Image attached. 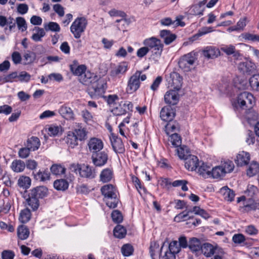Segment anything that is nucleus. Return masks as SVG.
Here are the masks:
<instances>
[{
	"label": "nucleus",
	"mask_w": 259,
	"mask_h": 259,
	"mask_svg": "<svg viewBox=\"0 0 259 259\" xmlns=\"http://www.w3.org/2000/svg\"><path fill=\"white\" fill-rule=\"evenodd\" d=\"M70 69L73 75L78 76L79 81L85 85L91 83L88 92L92 99H98L104 94L106 89L105 80L97 76L91 74L87 71L85 65H79L77 60H74L70 65Z\"/></svg>",
	"instance_id": "1"
},
{
	"label": "nucleus",
	"mask_w": 259,
	"mask_h": 259,
	"mask_svg": "<svg viewBox=\"0 0 259 259\" xmlns=\"http://www.w3.org/2000/svg\"><path fill=\"white\" fill-rule=\"evenodd\" d=\"M101 191L106 205L111 208L116 207L119 199L117 197L116 188L111 184H107L102 187Z\"/></svg>",
	"instance_id": "2"
},
{
	"label": "nucleus",
	"mask_w": 259,
	"mask_h": 259,
	"mask_svg": "<svg viewBox=\"0 0 259 259\" xmlns=\"http://www.w3.org/2000/svg\"><path fill=\"white\" fill-rule=\"evenodd\" d=\"M143 44L148 46L149 51L151 53V58L157 61L160 57L163 48L161 41L156 37H152L145 39Z\"/></svg>",
	"instance_id": "3"
},
{
	"label": "nucleus",
	"mask_w": 259,
	"mask_h": 259,
	"mask_svg": "<svg viewBox=\"0 0 259 259\" xmlns=\"http://www.w3.org/2000/svg\"><path fill=\"white\" fill-rule=\"evenodd\" d=\"M146 78L145 74H142L140 71H137L130 77L127 81L126 92L128 94H133L136 92L140 87V81H144Z\"/></svg>",
	"instance_id": "4"
},
{
	"label": "nucleus",
	"mask_w": 259,
	"mask_h": 259,
	"mask_svg": "<svg viewBox=\"0 0 259 259\" xmlns=\"http://www.w3.org/2000/svg\"><path fill=\"white\" fill-rule=\"evenodd\" d=\"M197 59V53L191 52L182 56L179 61L180 68L184 71H189Z\"/></svg>",
	"instance_id": "5"
},
{
	"label": "nucleus",
	"mask_w": 259,
	"mask_h": 259,
	"mask_svg": "<svg viewBox=\"0 0 259 259\" xmlns=\"http://www.w3.org/2000/svg\"><path fill=\"white\" fill-rule=\"evenodd\" d=\"M87 20L83 17H77L70 26V31L76 38L80 37L87 27Z\"/></svg>",
	"instance_id": "6"
},
{
	"label": "nucleus",
	"mask_w": 259,
	"mask_h": 259,
	"mask_svg": "<svg viewBox=\"0 0 259 259\" xmlns=\"http://www.w3.org/2000/svg\"><path fill=\"white\" fill-rule=\"evenodd\" d=\"M254 103L253 95L247 92L240 93L237 98L238 106L242 109H250Z\"/></svg>",
	"instance_id": "7"
},
{
	"label": "nucleus",
	"mask_w": 259,
	"mask_h": 259,
	"mask_svg": "<svg viewBox=\"0 0 259 259\" xmlns=\"http://www.w3.org/2000/svg\"><path fill=\"white\" fill-rule=\"evenodd\" d=\"M91 159L94 165L97 167L104 166L108 161V154L106 151H100L92 154Z\"/></svg>",
	"instance_id": "8"
},
{
	"label": "nucleus",
	"mask_w": 259,
	"mask_h": 259,
	"mask_svg": "<svg viewBox=\"0 0 259 259\" xmlns=\"http://www.w3.org/2000/svg\"><path fill=\"white\" fill-rule=\"evenodd\" d=\"M168 87L172 89L180 90L182 85V77L177 72H172L166 77Z\"/></svg>",
	"instance_id": "9"
},
{
	"label": "nucleus",
	"mask_w": 259,
	"mask_h": 259,
	"mask_svg": "<svg viewBox=\"0 0 259 259\" xmlns=\"http://www.w3.org/2000/svg\"><path fill=\"white\" fill-rule=\"evenodd\" d=\"M79 171L80 177L89 179H93L96 176V170L94 167L89 165H78L77 169Z\"/></svg>",
	"instance_id": "10"
},
{
	"label": "nucleus",
	"mask_w": 259,
	"mask_h": 259,
	"mask_svg": "<svg viewBox=\"0 0 259 259\" xmlns=\"http://www.w3.org/2000/svg\"><path fill=\"white\" fill-rule=\"evenodd\" d=\"M88 151L92 154L101 151L104 147L102 140L98 138H91L87 142Z\"/></svg>",
	"instance_id": "11"
},
{
	"label": "nucleus",
	"mask_w": 259,
	"mask_h": 259,
	"mask_svg": "<svg viewBox=\"0 0 259 259\" xmlns=\"http://www.w3.org/2000/svg\"><path fill=\"white\" fill-rule=\"evenodd\" d=\"M111 145L116 154H123L125 152V147L122 141L115 135L111 134L110 137Z\"/></svg>",
	"instance_id": "12"
},
{
	"label": "nucleus",
	"mask_w": 259,
	"mask_h": 259,
	"mask_svg": "<svg viewBox=\"0 0 259 259\" xmlns=\"http://www.w3.org/2000/svg\"><path fill=\"white\" fill-rule=\"evenodd\" d=\"M128 68V64L126 62H122L117 65H114L111 67L110 74L112 77H120L124 74Z\"/></svg>",
	"instance_id": "13"
},
{
	"label": "nucleus",
	"mask_w": 259,
	"mask_h": 259,
	"mask_svg": "<svg viewBox=\"0 0 259 259\" xmlns=\"http://www.w3.org/2000/svg\"><path fill=\"white\" fill-rule=\"evenodd\" d=\"M243 201V206H240L243 211H249L255 209L258 206V203L255 201L253 198H248L247 199L245 196L238 198L237 202H240Z\"/></svg>",
	"instance_id": "14"
},
{
	"label": "nucleus",
	"mask_w": 259,
	"mask_h": 259,
	"mask_svg": "<svg viewBox=\"0 0 259 259\" xmlns=\"http://www.w3.org/2000/svg\"><path fill=\"white\" fill-rule=\"evenodd\" d=\"M179 90L171 89L167 91L164 95L165 103L167 104L175 105L179 100Z\"/></svg>",
	"instance_id": "15"
},
{
	"label": "nucleus",
	"mask_w": 259,
	"mask_h": 259,
	"mask_svg": "<svg viewBox=\"0 0 259 259\" xmlns=\"http://www.w3.org/2000/svg\"><path fill=\"white\" fill-rule=\"evenodd\" d=\"M238 70L244 74H250L255 70V65L249 60L241 62L238 64Z\"/></svg>",
	"instance_id": "16"
},
{
	"label": "nucleus",
	"mask_w": 259,
	"mask_h": 259,
	"mask_svg": "<svg viewBox=\"0 0 259 259\" xmlns=\"http://www.w3.org/2000/svg\"><path fill=\"white\" fill-rule=\"evenodd\" d=\"M175 116L174 109L170 106L163 107L160 113L161 119L165 121H171Z\"/></svg>",
	"instance_id": "17"
},
{
	"label": "nucleus",
	"mask_w": 259,
	"mask_h": 259,
	"mask_svg": "<svg viewBox=\"0 0 259 259\" xmlns=\"http://www.w3.org/2000/svg\"><path fill=\"white\" fill-rule=\"evenodd\" d=\"M221 249L216 246H213L208 243H205L201 245L200 251L205 256L209 257L217 253Z\"/></svg>",
	"instance_id": "18"
},
{
	"label": "nucleus",
	"mask_w": 259,
	"mask_h": 259,
	"mask_svg": "<svg viewBox=\"0 0 259 259\" xmlns=\"http://www.w3.org/2000/svg\"><path fill=\"white\" fill-rule=\"evenodd\" d=\"M185 166L188 170H195L199 166V162L197 156L190 155L185 159Z\"/></svg>",
	"instance_id": "19"
},
{
	"label": "nucleus",
	"mask_w": 259,
	"mask_h": 259,
	"mask_svg": "<svg viewBox=\"0 0 259 259\" xmlns=\"http://www.w3.org/2000/svg\"><path fill=\"white\" fill-rule=\"evenodd\" d=\"M250 160L249 153L242 151H240L237 155L235 162L238 166H244L247 165Z\"/></svg>",
	"instance_id": "20"
},
{
	"label": "nucleus",
	"mask_w": 259,
	"mask_h": 259,
	"mask_svg": "<svg viewBox=\"0 0 259 259\" xmlns=\"http://www.w3.org/2000/svg\"><path fill=\"white\" fill-rule=\"evenodd\" d=\"M64 140L68 147L72 149L78 145V140L72 131L67 132Z\"/></svg>",
	"instance_id": "21"
},
{
	"label": "nucleus",
	"mask_w": 259,
	"mask_h": 259,
	"mask_svg": "<svg viewBox=\"0 0 259 259\" xmlns=\"http://www.w3.org/2000/svg\"><path fill=\"white\" fill-rule=\"evenodd\" d=\"M219 50L212 46L205 47L202 51V54L207 59H214L220 55Z\"/></svg>",
	"instance_id": "22"
},
{
	"label": "nucleus",
	"mask_w": 259,
	"mask_h": 259,
	"mask_svg": "<svg viewBox=\"0 0 259 259\" xmlns=\"http://www.w3.org/2000/svg\"><path fill=\"white\" fill-rule=\"evenodd\" d=\"M114 174L113 168L107 167L103 169L100 174V180L103 183H107L113 178Z\"/></svg>",
	"instance_id": "23"
},
{
	"label": "nucleus",
	"mask_w": 259,
	"mask_h": 259,
	"mask_svg": "<svg viewBox=\"0 0 259 259\" xmlns=\"http://www.w3.org/2000/svg\"><path fill=\"white\" fill-rule=\"evenodd\" d=\"M48 190L45 186L36 187L31 190L32 196L37 198H43L48 195Z\"/></svg>",
	"instance_id": "24"
},
{
	"label": "nucleus",
	"mask_w": 259,
	"mask_h": 259,
	"mask_svg": "<svg viewBox=\"0 0 259 259\" xmlns=\"http://www.w3.org/2000/svg\"><path fill=\"white\" fill-rule=\"evenodd\" d=\"M34 179L39 182H45L50 179V173L48 169L39 170L37 172H33Z\"/></svg>",
	"instance_id": "25"
},
{
	"label": "nucleus",
	"mask_w": 259,
	"mask_h": 259,
	"mask_svg": "<svg viewBox=\"0 0 259 259\" xmlns=\"http://www.w3.org/2000/svg\"><path fill=\"white\" fill-rule=\"evenodd\" d=\"M59 112L63 117L67 120L74 118V114L72 109L65 105H63L59 108Z\"/></svg>",
	"instance_id": "26"
},
{
	"label": "nucleus",
	"mask_w": 259,
	"mask_h": 259,
	"mask_svg": "<svg viewBox=\"0 0 259 259\" xmlns=\"http://www.w3.org/2000/svg\"><path fill=\"white\" fill-rule=\"evenodd\" d=\"M220 193L223 196L225 200L229 202L232 201L235 197V193L233 191L227 186L222 187L220 190Z\"/></svg>",
	"instance_id": "27"
},
{
	"label": "nucleus",
	"mask_w": 259,
	"mask_h": 259,
	"mask_svg": "<svg viewBox=\"0 0 259 259\" xmlns=\"http://www.w3.org/2000/svg\"><path fill=\"white\" fill-rule=\"evenodd\" d=\"M189 249L193 252L198 254L201 250V242L200 240L196 238H192L190 239L188 246Z\"/></svg>",
	"instance_id": "28"
},
{
	"label": "nucleus",
	"mask_w": 259,
	"mask_h": 259,
	"mask_svg": "<svg viewBox=\"0 0 259 259\" xmlns=\"http://www.w3.org/2000/svg\"><path fill=\"white\" fill-rule=\"evenodd\" d=\"M160 36L164 39L166 45H169L176 38V35L172 34L169 30H162L160 32Z\"/></svg>",
	"instance_id": "29"
},
{
	"label": "nucleus",
	"mask_w": 259,
	"mask_h": 259,
	"mask_svg": "<svg viewBox=\"0 0 259 259\" xmlns=\"http://www.w3.org/2000/svg\"><path fill=\"white\" fill-rule=\"evenodd\" d=\"M163 246L159 248V244L155 241H151L149 247V253L152 259H155V256L159 254Z\"/></svg>",
	"instance_id": "30"
},
{
	"label": "nucleus",
	"mask_w": 259,
	"mask_h": 259,
	"mask_svg": "<svg viewBox=\"0 0 259 259\" xmlns=\"http://www.w3.org/2000/svg\"><path fill=\"white\" fill-rule=\"evenodd\" d=\"M78 141H84L87 138L88 132L84 127L78 126L72 131Z\"/></svg>",
	"instance_id": "31"
},
{
	"label": "nucleus",
	"mask_w": 259,
	"mask_h": 259,
	"mask_svg": "<svg viewBox=\"0 0 259 259\" xmlns=\"http://www.w3.org/2000/svg\"><path fill=\"white\" fill-rule=\"evenodd\" d=\"M12 169L16 172H21L25 168V163L21 160H14L11 165Z\"/></svg>",
	"instance_id": "32"
},
{
	"label": "nucleus",
	"mask_w": 259,
	"mask_h": 259,
	"mask_svg": "<svg viewBox=\"0 0 259 259\" xmlns=\"http://www.w3.org/2000/svg\"><path fill=\"white\" fill-rule=\"evenodd\" d=\"M199 164L197 172L202 177L209 176L211 174V167L209 165L204 162H200Z\"/></svg>",
	"instance_id": "33"
},
{
	"label": "nucleus",
	"mask_w": 259,
	"mask_h": 259,
	"mask_svg": "<svg viewBox=\"0 0 259 259\" xmlns=\"http://www.w3.org/2000/svg\"><path fill=\"white\" fill-rule=\"evenodd\" d=\"M40 146L39 139L36 137H32L28 139L27 147L31 151H35Z\"/></svg>",
	"instance_id": "34"
},
{
	"label": "nucleus",
	"mask_w": 259,
	"mask_h": 259,
	"mask_svg": "<svg viewBox=\"0 0 259 259\" xmlns=\"http://www.w3.org/2000/svg\"><path fill=\"white\" fill-rule=\"evenodd\" d=\"M68 182L64 179L57 180L54 182V188L59 191H65L68 189Z\"/></svg>",
	"instance_id": "35"
},
{
	"label": "nucleus",
	"mask_w": 259,
	"mask_h": 259,
	"mask_svg": "<svg viewBox=\"0 0 259 259\" xmlns=\"http://www.w3.org/2000/svg\"><path fill=\"white\" fill-rule=\"evenodd\" d=\"M26 202L27 205L34 211L36 210L39 205L38 199L35 196H32L30 193L29 195V197L26 199Z\"/></svg>",
	"instance_id": "36"
},
{
	"label": "nucleus",
	"mask_w": 259,
	"mask_h": 259,
	"mask_svg": "<svg viewBox=\"0 0 259 259\" xmlns=\"http://www.w3.org/2000/svg\"><path fill=\"white\" fill-rule=\"evenodd\" d=\"M29 235V230L26 226L22 225L18 228L17 235L19 239L25 240L28 237Z\"/></svg>",
	"instance_id": "37"
},
{
	"label": "nucleus",
	"mask_w": 259,
	"mask_h": 259,
	"mask_svg": "<svg viewBox=\"0 0 259 259\" xmlns=\"http://www.w3.org/2000/svg\"><path fill=\"white\" fill-rule=\"evenodd\" d=\"M259 171V164L255 161H252L247 169V175L249 177H253Z\"/></svg>",
	"instance_id": "38"
},
{
	"label": "nucleus",
	"mask_w": 259,
	"mask_h": 259,
	"mask_svg": "<svg viewBox=\"0 0 259 259\" xmlns=\"http://www.w3.org/2000/svg\"><path fill=\"white\" fill-rule=\"evenodd\" d=\"M31 179L27 176H21L18 181V184L19 187L24 189H27L31 185Z\"/></svg>",
	"instance_id": "39"
},
{
	"label": "nucleus",
	"mask_w": 259,
	"mask_h": 259,
	"mask_svg": "<svg viewBox=\"0 0 259 259\" xmlns=\"http://www.w3.org/2000/svg\"><path fill=\"white\" fill-rule=\"evenodd\" d=\"M113 234L116 238H123L126 234V230L122 226L118 225L115 227Z\"/></svg>",
	"instance_id": "40"
},
{
	"label": "nucleus",
	"mask_w": 259,
	"mask_h": 259,
	"mask_svg": "<svg viewBox=\"0 0 259 259\" xmlns=\"http://www.w3.org/2000/svg\"><path fill=\"white\" fill-rule=\"evenodd\" d=\"M226 174L221 165L215 166L212 169L211 168L210 175H211L213 178H221L224 176Z\"/></svg>",
	"instance_id": "41"
},
{
	"label": "nucleus",
	"mask_w": 259,
	"mask_h": 259,
	"mask_svg": "<svg viewBox=\"0 0 259 259\" xmlns=\"http://www.w3.org/2000/svg\"><path fill=\"white\" fill-rule=\"evenodd\" d=\"M30 218V211L28 208H27L21 211L19 216V220L22 223H26L29 221Z\"/></svg>",
	"instance_id": "42"
},
{
	"label": "nucleus",
	"mask_w": 259,
	"mask_h": 259,
	"mask_svg": "<svg viewBox=\"0 0 259 259\" xmlns=\"http://www.w3.org/2000/svg\"><path fill=\"white\" fill-rule=\"evenodd\" d=\"M180 126L176 121H169L165 126V131L167 135L170 132H175L179 130Z\"/></svg>",
	"instance_id": "43"
},
{
	"label": "nucleus",
	"mask_w": 259,
	"mask_h": 259,
	"mask_svg": "<svg viewBox=\"0 0 259 259\" xmlns=\"http://www.w3.org/2000/svg\"><path fill=\"white\" fill-rule=\"evenodd\" d=\"M112 113L115 116H121L126 113V109L124 107L122 102L112 109Z\"/></svg>",
	"instance_id": "44"
},
{
	"label": "nucleus",
	"mask_w": 259,
	"mask_h": 259,
	"mask_svg": "<svg viewBox=\"0 0 259 259\" xmlns=\"http://www.w3.org/2000/svg\"><path fill=\"white\" fill-rule=\"evenodd\" d=\"M44 26L47 31H52L54 32H59L60 31V26L56 22H50L48 23H45Z\"/></svg>",
	"instance_id": "45"
},
{
	"label": "nucleus",
	"mask_w": 259,
	"mask_h": 259,
	"mask_svg": "<svg viewBox=\"0 0 259 259\" xmlns=\"http://www.w3.org/2000/svg\"><path fill=\"white\" fill-rule=\"evenodd\" d=\"M63 132L60 125H51L48 128V134L50 136H56L61 134Z\"/></svg>",
	"instance_id": "46"
},
{
	"label": "nucleus",
	"mask_w": 259,
	"mask_h": 259,
	"mask_svg": "<svg viewBox=\"0 0 259 259\" xmlns=\"http://www.w3.org/2000/svg\"><path fill=\"white\" fill-rule=\"evenodd\" d=\"M177 153L179 157L181 159H185L188 154L189 151L186 146H180L176 149Z\"/></svg>",
	"instance_id": "47"
},
{
	"label": "nucleus",
	"mask_w": 259,
	"mask_h": 259,
	"mask_svg": "<svg viewBox=\"0 0 259 259\" xmlns=\"http://www.w3.org/2000/svg\"><path fill=\"white\" fill-rule=\"evenodd\" d=\"M247 24V18L243 17L241 18L239 21L237 23V24L232 26L231 29L232 31H239L242 30L245 27Z\"/></svg>",
	"instance_id": "48"
},
{
	"label": "nucleus",
	"mask_w": 259,
	"mask_h": 259,
	"mask_svg": "<svg viewBox=\"0 0 259 259\" xmlns=\"http://www.w3.org/2000/svg\"><path fill=\"white\" fill-rule=\"evenodd\" d=\"M242 37L246 40L252 42H259V35L248 32L241 34Z\"/></svg>",
	"instance_id": "49"
},
{
	"label": "nucleus",
	"mask_w": 259,
	"mask_h": 259,
	"mask_svg": "<svg viewBox=\"0 0 259 259\" xmlns=\"http://www.w3.org/2000/svg\"><path fill=\"white\" fill-rule=\"evenodd\" d=\"M225 174L231 172L234 168V165L232 161L227 160L221 163L220 165Z\"/></svg>",
	"instance_id": "50"
},
{
	"label": "nucleus",
	"mask_w": 259,
	"mask_h": 259,
	"mask_svg": "<svg viewBox=\"0 0 259 259\" xmlns=\"http://www.w3.org/2000/svg\"><path fill=\"white\" fill-rule=\"evenodd\" d=\"M181 249V246H180L178 242L177 241H172L169 244L168 250L167 251L176 254L180 251Z\"/></svg>",
	"instance_id": "51"
},
{
	"label": "nucleus",
	"mask_w": 259,
	"mask_h": 259,
	"mask_svg": "<svg viewBox=\"0 0 259 259\" xmlns=\"http://www.w3.org/2000/svg\"><path fill=\"white\" fill-rule=\"evenodd\" d=\"M170 138V141L174 147H178L181 145L182 139L178 134L174 133L171 134Z\"/></svg>",
	"instance_id": "52"
},
{
	"label": "nucleus",
	"mask_w": 259,
	"mask_h": 259,
	"mask_svg": "<svg viewBox=\"0 0 259 259\" xmlns=\"http://www.w3.org/2000/svg\"><path fill=\"white\" fill-rule=\"evenodd\" d=\"M132 180L137 190L140 194H142V192H143L144 193H146V189L142 185L140 180L137 177H133Z\"/></svg>",
	"instance_id": "53"
},
{
	"label": "nucleus",
	"mask_w": 259,
	"mask_h": 259,
	"mask_svg": "<svg viewBox=\"0 0 259 259\" xmlns=\"http://www.w3.org/2000/svg\"><path fill=\"white\" fill-rule=\"evenodd\" d=\"M51 171L53 174L55 175H61L65 174L66 169L60 165L54 164L51 168Z\"/></svg>",
	"instance_id": "54"
},
{
	"label": "nucleus",
	"mask_w": 259,
	"mask_h": 259,
	"mask_svg": "<svg viewBox=\"0 0 259 259\" xmlns=\"http://www.w3.org/2000/svg\"><path fill=\"white\" fill-rule=\"evenodd\" d=\"M249 83L253 90L259 91V74L253 75L250 77Z\"/></svg>",
	"instance_id": "55"
},
{
	"label": "nucleus",
	"mask_w": 259,
	"mask_h": 259,
	"mask_svg": "<svg viewBox=\"0 0 259 259\" xmlns=\"http://www.w3.org/2000/svg\"><path fill=\"white\" fill-rule=\"evenodd\" d=\"M121 251L124 256H128L133 254L134 248L132 245L125 244L122 246Z\"/></svg>",
	"instance_id": "56"
},
{
	"label": "nucleus",
	"mask_w": 259,
	"mask_h": 259,
	"mask_svg": "<svg viewBox=\"0 0 259 259\" xmlns=\"http://www.w3.org/2000/svg\"><path fill=\"white\" fill-rule=\"evenodd\" d=\"M111 218L114 222L120 223L123 220V217L121 212L118 210H114L111 213Z\"/></svg>",
	"instance_id": "57"
},
{
	"label": "nucleus",
	"mask_w": 259,
	"mask_h": 259,
	"mask_svg": "<svg viewBox=\"0 0 259 259\" xmlns=\"http://www.w3.org/2000/svg\"><path fill=\"white\" fill-rule=\"evenodd\" d=\"M24 60L25 61V64L31 63L34 61L35 58V55L34 53L27 51L23 56Z\"/></svg>",
	"instance_id": "58"
},
{
	"label": "nucleus",
	"mask_w": 259,
	"mask_h": 259,
	"mask_svg": "<svg viewBox=\"0 0 259 259\" xmlns=\"http://www.w3.org/2000/svg\"><path fill=\"white\" fill-rule=\"evenodd\" d=\"M258 192V190L256 187L252 185H248L247 189L245 191V193L247 196L251 198H252Z\"/></svg>",
	"instance_id": "59"
},
{
	"label": "nucleus",
	"mask_w": 259,
	"mask_h": 259,
	"mask_svg": "<svg viewBox=\"0 0 259 259\" xmlns=\"http://www.w3.org/2000/svg\"><path fill=\"white\" fill-rule=\"evenodd\" d=\"M16 22L19 29L21 30L22 31H24L26 30L27 25L24 18L21 17H17Z\"/></svg>",
	"instance_id": "60"
},
{
	"label": "nucleus",
	"mask_w": 259,
	"mask_h": 259,
	"mask_svg": "<svg viewBox=\"0 0 259 259\" xmlns=\"http://www.w3.org/2000/svg\"><path fill=\"white\" fill-rule=\"evenodd\" d=\"M45 32L42 28H38L37 32L32 35L31 38L35 41L41 40V37L45 35Z\"/></svg>",
	"instance_id": "61"
},
{
	"label": "nucleus",
	"mask_w": 259,
	"mask_h": 259,
	"mask_svg": "<svg viewBox=\"0 0 259 259\" xmlns=\"http://www.w3.org/2000/svg\"><path fill=\"white\" fill-rule=\"evenodd\" d=\"M187 181L186 180H176L172 182V185L174 187L182 186V189L184 191H186L188 190L187 186Z\"/></svg>",
	"instance_id": "62"
},
{
	"label": "nucleus",
	"mask_w": 259,
	"mask_h": 259,
	"mask_svg": "<svg viewBox=\"0 0 259 259\" xmlns=\"http://www.w3.org/2000/svg\"><path fill=\"white\" fill-rule=\"evenodd\" d=\"M108 14L111 17H120L124 18L126 16V14L124 12L115 9L109 11Z\"/></svg>",
	"instance_id": "63"
},
{
	"label": "nucleus",
	"mask_w": 259,
	"mask_h": 259,
	"mask_svg": "<svg viewBox=\"0 0 259 259\" xmlns=\"http://www.w3.org/2000/svg\"><path fill=\"white\" fill-rule=\"evenodd\" d=\"M30 75L25 71H22L18 74V78L21 82H28L30 80Z\"/></svg>",
	"instance_id": "64"
}]
</instances>
